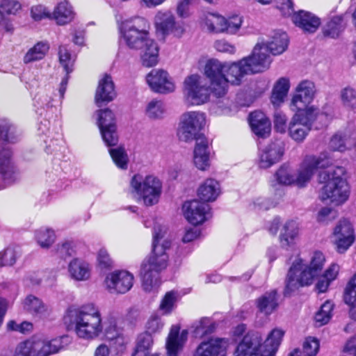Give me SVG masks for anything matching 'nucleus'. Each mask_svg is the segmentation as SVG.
I'll return each instance as SVG.
<instances>
[{
    "instance_id": "nucleus-1",
    "label": "nucleus",
    "mask_w": 356,
    "mask_h": 356,
    "mask_svg": "<svg viewBox=\"0 0 356 356\" xmlns=\"http://www.w3.org/2000/svg\"><path fill=\"white\" fill-rule=\"evenodd\" d=\"M170 246L171 240L167 227L159 222H155L151 255L143 260L138 270L145 291H151L159 286V274L168 265L169 257L167 251Z\"/></svg>"
},
{
    "instance_id": "nucleus-2",
    "label": "nucleus",
    "mask_w": 356,
    "mask_h": 356,
    "mask_svg": "<svg viewBox=\"0 0 356 356\" xmlns=\"http://www.w3.org/2000/svg\"><path fill=\"white\" fill-rule=\"evenodd\" d=\"M332 161L330 153L324 152L318 156H307L300 163L297 170L288 164L284 163L276 170L274 178L278 184L282 186H296L305 187L314 176L318 168L328 167Z\"/></svg>"
},
{
    "instance_id": "nucleus-3",
    "label": "nucleus",
    "mask_w": 356,
    "mask_h": 356,
    "mask_svg": "<svg viewBox=\"0 0 356 356\" xmlns=\"http://www.w3.org/2000/svg\"><path fill=\"white\" fill-rule=\"evenodd\" d=\"M325 262V256L320 251H315L310 255L309 263L296 257L288 271L284 293L291 295L300 287L311 285L322 271Z\"/></svg>"
},
{
    "instance_id": "nucleus-4",
    "label": "nucleus",
    "mask_w": 356,
    "mask_h": 356,
    "mask_svg": "<svg viewBox=\"0 0 356 356\" xmlns=\"http://www.w3.org/2000/svg\"><path fill=\"white\" fill-rule=\"evenodd\" d=\"M344 173L343 167H335L321 172L319 179L324 184L319 192L321 200L336 207L343 204L348 200L350 188L342 177Z\"/></svg>"
},
{
    "instance_id": "nucleus-5",
    "label": "nucleus",
    "mask_w": 356,
    "mask_h": 356,
    "mask_svg": "<svg viewBox=\"0 0 356 356\" xmlns=\"http://www.w3.org/2000/svg\"><path fill=\"white\" fill-rule=\"evenodd\" d=\"M294 112L288 126V134L292 140L298 143L305 140L315 120L327 123L332 118L331 115L321 113L316 106Z\"/></svg>"
},
{
    "instance_id": "nucleus-6",
    "label": "nucleus",
    "mask_w": 356,
    "mask_h": 356,
    "mask_svg": "<svg viewBox=\"0 0 356 356\" xmlns=\"http://www.w3.org/2000/svg\"><path fill=\"white\" fill-rule=\"evenodd\" d=\"M150 38L149 24L144 17L126 19L119 26L120 41L129 49L140 48Z\"/></svg>"
},
{
    "instance_id": "nucleus-7",
    "label": "nucleus",
    "mask_w": 356,
    "mask_h": 356,
    "mask_svg": "<svg viewBox=\"0 0 356 356\" xmlns=\"http://www.w3.org/2000/svg\"><path fill=\"white\" fill-rule=\"evenodd\" d=\"M162 181L157 177L134 175L130 181V190L145 206L157 204L162 193Z\"/></svg>"
},
{
    "instance_id": "nucleus-8",
    "label": "nucleus",
    "mask_w": 356,
    "mask_h": 356,
    "mask_svg": "<svg viewBox=\"0 0 356 356\" xmlns=\"http://www.w3.org/2000/svg\"><path fill=\"white\" fill-rule=\"evenodd\" d=\"M211 86L199 74H191L185 77L182 84L183 99L188 106H201L210 100Z\"/></svg>"
},
{
    "instance_id": "nucleus-9",
    "label": "nucleus",
    "mask_w": 356,
    "mask_h": 356,
    "mask_svg": "<svg viewBox=\"0 0 356 356\" xmlns=\"http://www.w3.org/2000/svg\"><path fill=\"white\" fill-rule=\"evenodd\" d=\"M207 124L206 113L200 111L184 112L179 119L177 129V136L181 141L190 143L197 141L201 137H205L201 134Z\"/></svg>"
},
{
    "instance_id": "nucleus-10",
    "label": "nucleus",
    "mask_w": 356,
    "mask_h": 356,
    "mask_svg": "<svg viewBox=\"0 0 356 356\" xmlns=\"http://www.w3.org/2000/svg\"><path fill=\"white\" fill-rule=\"evenodd\" d=\"M67 327L74 330L78 337L92 340L99 335L103 325L99 313H79Z\"/></svg>"
},
{
    "instance_id": "nucleus-11",
    "label": "nucleus",
    "mask_w": 356,
    "mask_h": 356,
    "mask_svg": "<svg viewBox=\"0 0 356 356\" xmlns=\"http://www.w3.org/2000/svg\"><path fill=\"white\" fill-rule=\"evenodd\" d=\"M60 348L59 339L31 338L17 346L14 356H49L58 353Z\"/></svg>"
},
{
    "instance_id": "nucleus-12",
    "label": "nucleus",
    "mask_w": 356,
    "mask_h": 356,
    "mask_svg": "<svg viewBox=\"0 0 356 356\" xmlns=\"http://www.w3.org/2000/svg\"><path fill=\"white\" fill-rule=\"evenodd\" d=\"M226 62H221L216 58H209L205 60L202 67L204 75L209 79L211 91L217 98L225 97V68Z\"/></svg>"
},
{
    "instance_id": "nucleus-13",
    "label": "nucleus",
    "mask_w": 356,
    "mask_h": 356,
    "mask_svg": "<svg viewBox=\"0 0 356 356\" xmlns=\"http://www.w3.org/2000/svg\"><path fill=\"white\" fill-rule=\"evenodd\" d=\"M153 24L156 33L164 38L170 35L181 38L185 33L184 24L177 22L170 10H158L154 17Z\"/></svg>"
},
{
    "instance_id": "nucleus-14",
    "label": "nucleus",
    "mask_w": 356,
    "mask_h": 356,
    "mask_svg": "<svg viewBox=\"0 0 356 356\" xmlns=\"http://www.w3.org/2000/svg\"><path fill=\"white\" fill-rule=\"evenodd\" d=\"M315 83L309 80H302L296 86L291 96L289 108L292 111H303L311 107L316 95Z\"/></svg>"
},
{
    "instance_id": "nucleus-15",
    "label": "nucleus",
    "mask_w": 356,
    "mask_h": 356,
    "mask_svg": "<svg viewBox=\"0 0 356 356\" xmlns=\"http://www.w3.org/2000/svg\"><path fill=\"white\" fill-rule=\"evenodd\" d=\"M332 238L337 252L344 253L355 239L354 228L350 220H340L334 228Z\"/></svg>"
},
{
    "instance_id": "nucleus-16",
    "label": "nucleus",
    "mask_w": 356,
    "mask_h": 356,
    "mask_svg": "<svg viewBox=\"0 0 356 356\" xmlns=\"http://www.w3.org/2000/svg\"><path fill=\"white\" fill-rule=\"evenodd\" d=\"M134 276L127 270H117L106 277V289L112 293L124 294L129 291L134 286Z\"/></svg>"
},
{
    "instance_id": "nucleus-17",
    "label": "nucleus",
    "mask_w": 356,
    "mask_h": 356,
    "mask_svg": "<svg viewBox=\"0 0 356 356\" xmlns=\"http://www.w3.org/2000/svg\"><path fill=\"white\" fill-rule=\"evenodd\" d=\"M146 82L152 91L159 94H170L175 91L176 84L168 72L162 69L151 70L146 76Z\"/></svg>"
},
{
    "instance_id": "nucleus-18",
    "label": "nucleus",
    "mask_w": 356,
    "mask_h": 356,
    "mask_svg": "<svg viewBox=\"0 0 356 356\" xmlns=\"http://www.w3.org/2000/svg\"><path fill=\"white\" fill-rule=\"evenodd\" d=\"M264 48L265 47H260L257 44L252 54L241 59L248 74L263 72L269 68L271 58L269 54L264 50Z\"/></svg>"
},
{
    "instance_id": "nucleus-19",
    "label": "nucleus",
    "mask_w": 356,
    "mask_h": 356,
    "mask_svg": "<svg viewBox=\"0 0 356 356\" xmlns=\"http://www.w3.org/2000/svg\"><path fill=\"white\" fill-rule=\"evenodd\" d=\"M209 205L197 200L186 201L182 206V212L186 220L192 225L204 223L211 217Z\"/></svg>"
},
{
    "instance_id": "nucleus-20",
    "label": "nucleus",
    "mask_w": 356,
    "mask_h": 356,
    "mask_svg": "<svg viewBox=\"0 0 356 356\" xmlns=\"http://www.w3.org/2000/svg\"><path fill=\"white\" fill-rule=\"evenodd\" d=\"M212 149L209 139L201 137L195 141L193 151V164L198 170L208 171L211 166Z\"/></svg>"
},
{
    "instance_id": "nucleus-21",
    "label": "nucleus",
    "mask_w": 356,
    "mask_h": 356,
    "mask_svg": "<svg viewBox=\"0 0 356 356\" xmlns=\"http://www.w3.org/2000/svg\"><path fill=\"white\" fill-rule=\"evenodd\" d=\"M261 334L258 332H250L243 339L235 351V356H261Z\"/></svg>"
},
{
    "instance_id": "nucleus-22",
    "label": "nucleus",
    "mask_w": 356,
    "mask_h": 356,
    "mask_svg": "<svg viewBox=\"0 0 356 356\" xmlns=\"http://www.w3.org/2000/svg\"><path fill=\"white\" fill-rule=\"evenodd\" d=\"M284 153V145L276 140L267 145L260 152L259 165L261 168H268L279 162Z\"/></svg>"
},
{
    "instance_id": "nucleus-23",
    "label": "nucleus",
    "mask_w": 356,
    "mask_h": 356,
    "mask_svg": "<svg viewBox=\"0 0 356 356\" xmlns=\"http://www.w3.org/2000/svg\"><path fill=\"white\" fill-rule=\"evenodd\" d=\"M187 339L188 331L186 330L180 331L179 326H172L165 345L167 356H178L181 352ZM150 356L161 355L155 353Z\"/></svg>"
},
{
    "instance_id": "nucleus-24",
    "label": "nucleus",
    "mask_w": 356,
    "mask_h": 356,
    "mask_svg": "<svg viewBox=\"0 0 356 356\" xmlns=\"http://www.w3.org/2000/svg\"><path fill=\"white\" fill-rule=\"evenodd\" d=\"M117 96L115 84L111 75L104 74L99 79L95 101L98 106L112 102Z\"/></svg>"
},
{
    "instance_id": "nucleus-25",
    "label": "nucleus",
    "mask_w": 356,
    "mask_h": 356,
    "mask_svg": "<svg viewBox=\"0 0 356 356\" xmlns=\"http://www.w3.org/2000/svg\"><path fill=\"white\" fill-rule=\"evenodd\" d=\"M245 75H248V73L241 59L236 62H226V67L225 68L224 73L225 83L223 84L225 88V96L227 93L229 85H241Z\"/></svg>"
},
{
    "instance_id": "nucleus-26",
    "label": "nucleus",
    "mask_w": 356,
    "mask_h": 356,
    "mask_svg": "<svg viewBox=\"0 0 356 356\" xmlns=\"http://www.w3.org/2000/svg\"><path fill=\"white\" fill-rule=\"evenodd\" d=\"M289 38L285 32L275 31L273 32L269 40L266 42L258 43L260 47H265L264 51L273 55H280L287 49Z\"/></svg>"
},
{
    "instance_id": "nucleus-27",
    "label": "nucleus",
    "mask_w": 356,
    "mask_h": 356,
    "mask_svg": "<svg viewBox=\"0 0 356 356\" xmlns=\"http://www.w3.org/2000/svg\"><path fill=\"white\" fill-rule=\"evenodd\" d=\"M136 50H140V62L145 67H152L159 63V46L152 37Z\"/></svg>"
},
{
    "instance_id": "nucleus-28",
    "label": "nucleus",
    "mask_w": 356,
    "mask_h": 356,
    "mask_svg": "<svg viewBox=\"0 0 356 356\" xmlns=\"http://www.w3.org/2000/svg\"><path fill=\"white\" fill-rule=\"evenodd\" d=\"M300 235V225L295 220H287L280 229L279 240L282 248H292Z\"/></svg>"
},
{
    "instance_id": "nucleus-29",
    "label": "nucleus",
    "mask_w": 356,
    "mask_h": 356,
    "mask_svg": "<svg viewBox=\"0 0 356 356\" xmlns=\"http://www.w3.org/2000/svg\"><path fill=\"white\" fill-rule=\"evenodd\" d=\"M76 13L73 6L67 0L57 3L51 13V19L56 24L64 26L71 23L75 18Z\"/></svg>"
},
{
    "instance_id": "nucleus-30",
    "label": "nucleus",
    "mask_w": 356,
    "mask_h": 356,
    "mask_svg": "<svg viewBox=\"0 0 356 356\" xmlns=\"http://www.w3.org/2000/svg\"><path fill=\"white\" fill-rule=\"evenodd\" d=\"M67 271L72 280L83 282L90 278L92 267L86 261L80 258H74L68 264Z\"/></svg>"
},
{
    "instance_id": "nucleus-31",
    "label": "nucleus",
    "mask_w": 356,
    "mask_h": 356,
    "mask_svg": "<svg viewBox=\"0 0 356 356\" xmlns=\"http://www.w3.org/2000/svg\"><path fill=\"white\" fill-rule=\"evenodd\" d=\"M221 193L220 183L212 178L203 181L197 190V195L202 202H214Z\"/></svg>"
},
{
    "instance_id": "nucleus-32",
    "label": "nucleus",
    "mask_w": 356,
    "mask_h": 356,
    "mask_svg": "<svg viewBox=\"0 0 356 356\" xmlns=\"http://www.w3.org/2000/svg\"><path fill=\"white\" fill-rule=\"evenodd\" d=\"M201 27L211 33H222L225 16L218 13L207 12L201 15L199 19Z\"/></svg>"
},
{
    "instance_id": "nucleus-33",
    "label": "nucleus",
    "mask_w": 356,
    "mask_h": 356,
    "mask_svg": "<svg viewBox=\"0 0 356 356\" xmlns=\"http://www.w3.org/2000/svg\"><path fill=\"white\" fill-rule=\"evenodd\" d=\"M227 344V341L223 339H211L202 342L193 356H218L225 350Z\"/></svg>"
},
{
    "instance_id": "nucleus-34",
    "label": "nucleus",
    "mask_w": 356,
    "mask_h": 356,
    "mask_svg": "<svg viewBox=\"0 0 356 356\" xmlns=\"http://www.w3.org/2000/svg\"><path fill=\"white\" fill-rule=\"evenodd\" d=\"M250 124L252 131L258 136L266 137L271 131L269 119L261 111H254L250 115Z\"/></svg>"
},
{
    "instance_id": "nucleus-35",
    "label": "nucleus",
    "mask_w": 356,
    "mask_h": 356,
    "mask_svg": "<svg viewBox=\"0 0 356 356\" xmlns=\"http://www.w3.org/2000/svg\"><path fill=\"white\" fill-rule=\"evenodd\" d=\"M292 20L296 26L308 33L315 32L321 24L319 18L312 13L305 11H300L293 14Z\"/></svg>"
},
{
    "instance_id": "nucleus-36",
    "label": "nucleus",
    "mask_w": 356,
    "mask_h": 356,
    "mask_svg": "<svg viewBox=\"0 0 356 356\" xmlns=\"http://www.w3.org/2000/svg\"><path fill=\"white\" fill-rule=\"evenodd\" d=\"M21 9V3L16 0H2L0 2V28L5 31H10L13 28L8 20V15L15 14Z\"/></svg>"
},
{
    "instance_id": "nucleus-37",
    "label": "nucleus",
    "mask_w": 356,
    "mask_h": 356,
    "mask_svg": "<svg viewBox=\"0 0 356 356\" xmlns=\"http://www.w3.org/2000/svg\"><path fill=\"white\" fill-rule=\"evenodd\" d=\"M284 334V330L278 328L273 329L268 335L264 343H261L262 348L264 349L261 356H275Z\"/></svg>"
},
{
    "instance_id": "nucleus-38",
    "label": "nucleus",
    "mask_w": 356,
    "mask_h": 356,
    "mask_svg": "<svg viewBox=\"0 0 356 356\" xmlns=\"http://www.w3.org/2000/svg\"><path fill=\"white\" fill-rule=\"evenodd\" d=\"M290 86V80L287 77H281L276 81L270 97V102L275 106H280L284 102Z\"/></svg>"
},
{
    "instance_id": "nucleus-39",
    "label": "nucleus",
    "mask_w": 356,
    "mask_h": 356,
    "mask_svg": "<svg viewBox=\"0 0 356 356\" xmlns=\"http://www.w3.org/2000/svg\"><path fill=\"white\" fill-rule=\"evenodd\" d=\"M106 337L109 341L110 346L116 353H121L125 349L127 341L117 329L115 321L106 328Z\"/></svg>"
},
{
    "instance_id": "nucleus-40",
    "label": "nucleus",
    "mask_w": 356,
    "mask_h": 356,
    "mask_svg": "<svg viewBox=\"0 0 356 356\" xmlns=\"http://www.w3.org/2000/svg\"><path fill=\"white\" fill-rule=\"evenodd\" d=\"M340 266L337 264H331L319 277L316 284V289L321 293L325 292L331 283L337 278Z\"/></svg>"
},
{
    "instance_id": "nucleus-41",
    "label": "nucleus",
    "mask_w": 356,
    "mask_h": 356,
    "mask_svg": "<svg viewBox=\"0 0 356 356\" xmlns=\"http://www.w3.org/2000/svg\"><path fill=\"white\" fill-rule=\"evenodd\" d=\"M49 50V44L47 41L36 42L29 48L24 56L23 61L28 64L41 60L45 58Z\"/></svg>"
},
{
    "instance_id": "nucleus-42",
    "label": "nucleus",
    "mask_w": 356,
    "mask_h": 356,
    "mask_svg": "<svg viewBox=\"0 0 356 356\" xmlns=\"http://www.w3.org/2000/svg\"><path fill=\"white\" fill-rule=\"evenodd\" d=\"M166 113V107L164 102L158 99L148 101L144 107V114L151 120H161Z\"/></svg>"
},
{
    "instance_id": "nucleus-43",
    "label": "nucleus",
    "mask_w": 356,
    "mask_h": 356,
    "mask_svg": "<svg viewBox=\"0 0 356 356\" xmlns=\"http://www.w3.org/2000/svg\"><path fill=\"white\" fill-rule=\"evenodd\" d=\"M10 156L11 153L8 150L2 158L0 157V173L8 184L13 182L17 177V172L10 162Z\"/></svg>"
},
{
    "instance_id": "nucleus-44",
    "label": "nucleus",
    "mask_w": 356,
    "mask_h": 356,
    "mask_svg": "<svg viewBox=\"0 0 356 356\" xmlns=\"http://www.w3.org/2000/svg\"><path fill=\"white\" fill-rule=\"evenodd\" d=\"M243 21V16L240 15L233 14L227 17L225 16L222 33L229 35H238L242 29Z\"/></svg>"
},
{
    "instance_id": "nucleus-45",
    "label": "nucleus",
    "mask_w": 356,
    "mask_h": 356,
    "mask_svg": "<svg viewBox=\"0 0 356 356\" xmlns=\"http://www.w3.org/2000/svg\"><path fill=\"white\" fill-rule=\"evenodd\" d=\"M35 238L40 247L48 249L54 243L56 236L52 229L41 227L35 231Z\"/></svg>"
},
{
    "instance_id": "nucleus-46",
    "label": "nucleus",
    "mask_w": 356,
    "mask_h": 356,
    "mask_svg": "<svg viewBox=\"0 0 356 356\" xmlns=\"http://www.w3.org/2000/svg\"><path fill=\"white\" fill-rule=\"evenodd\" d=\"M340 100L343 106L350 111H356V89L347 86L341 90Z\"/></svg>"
},
{
    "instance_id": "nucleus-47",
    "label": "nucleus",
    "mask_w": 356,
    "mask_h": 356,
    "mask_svg": "<svg viewBox=\"0 0 356 356\" xmlns=\"http://www.w3.org/2000/svg\"><path fill=\"white\" fill-rule=\"evenodd\" d=\"M192 327L195 337L202 338L214 332L216 324L209 318H202L194 323Z\"/></svg>"
},
{
    "instance_id": "nucleus-48",
    "label": "nucleus",
    "mask_w": 356,
    "mask_h": 356,
    "mask_svg": "<svg viewBox=\"0 0 356 356\" xmlns=\"http://www.w3.org/2000/svg\"><path fill=\"white\" fill-rule=\"evenodd\" d=\"M97 124L99 130H103L111 127H116L114 114L108 108L102 109L96 111Z\"/></svg>"
},
{
    "instance_id": "nucleus-49",
    "label": "nucleus",
    "mask_w": 356,
    "mask_h": 356,
    "mask_svg": "<svg viewBox=\"0 0 356 356\" xmlns=\"http://www.w3.org/2000/svg\"><path fill=\"white\" fill-rule=\"evenodd\" d=\"M20 254L17 248L9 246L0 251V266L11 267L14 266Z\"/></svg>"
},
{
    "instance_id": "nucleus-50",
    "label": "nucleus",
    "mask_w": 356,
    "mask_h": 356,
    "mask_svg": "<svg viewBox=\"0 0 356 356\" xmlns=\"http://www.w3.org/2000/svg\"><path fill=\"white\" fill-rule=\"evenodd\" d=\"M277 293L275 291L266 293L257 300V307L260 310H274L277 308Z\"/></svg>"
},
{
    "instance_id": "nucleus-51",
    "label": "nucleus",
    "mask_w": 356,
    "mask_h": 356,
    "mask_svg": "<svg viewBox=\"0 0 356 356\" xmlns=\"http://www.w3.org/2000/svg\"><path fill=\"white\" fill-rule=\"evenodd\" d=\"M343 19L340 16L334 17L323 28L325 35L334 38L339 35L342 31Z\"/></svg>"
},
{
    "instance_id": "nucleus-52",
    "label": "nucleus",
    "mask_w": 356,
    "mask_h": 356,
    "mask_svg": "<svg viewBox=\"0 0 356 356\" xmlns=\"http://www.w3.org/2000/svg\"><path fill=\"white\" fill-rule=\"evenodd\" d=\"M343 300L351 308H356V273L344 290Z\"/></svg>"
},
{
    "instance_id": "nucleus-53",
    "label": "nucleus",
    "mask_w": 356,
    "mask_h": 356,
    "mask_svg": "<svg viewBox=\"0 0 356 356\" xmlns=\"http://www.w3.org/2000/svg\"><path fill=\"white\" fill-rule=\"evenodd\" d=\"M59 63L67 74L73 70L75 58L65 47H60L58 51Z\"/></svg>"
},
{
    "instance_id": "nucleus-54",
    "label": "nucleus",
    "mask_w": 356,
    "mask_h": 356,
    "mask_svg": "<svg viewBox=\"0 0 356 356\" xmlns=\"http://www.w3.org/2000/svg\"><path fill=\"white\" fill-rule=\"evenodd\" d=\"M178 300L179 294L177 291H168L162 298L159 305V309L164 312L174 310L176 309Z\"/></svg>"
},
{
    "instance_id": "nucleus-55",
    "label": "nucleus",
    "mask_w": 356,
    "mask_h": 356,
    "mask_svg": "<svg viewBox=\"0 0 356 356\" xmlns=\"http://www.w3.org/2000/svg\"><path fill=\"white\" fill-rule=\"evenodd\" d=\"M350 140L341 135L333 136L329 142L328 148L330 151L345 152L350 148Z\"/></svg>"
},
{
    "instance_id": "nucleus-56",
    "label": "nucleus",
    "mask_w": 356,
    "mask_h": 356,
    "mask_svg": "<svg viewBox=\"0 0 356 356\" xmlns=\"http://www.w3.org/2000/svg\"><path fill=\"white\" fill-rule=\"evenodd\" d=\"M109 154L113 162L119 168L126 169L127 168L129 159L123 147L111 148Z\"/></svg>"
},
{
    "instance_id": "nucleus-57",
    "label": "nucleus",
    "mask_w": 356,
    "mask_h": 356,
    "mask_svg": "<svg viewBox=\"0 0 356 356\" xmlns=\"http://www.w3.org/2000/svg\"><path fill=\"white\" fill-rule=\"evenodd\" d=\"M319 349V341L315 337H309L305 339L302 345V352L299 349L298 354L300 356H315Z\"/></svg>"
},
{
    "instance_id": "nucleus-58",
    "label": "nucleus",
    "mask_w": 356,
    "mask_h": 356,
    "mask_svg": "<svg viewBox=\"0 0 356 356\" xmlns=\"http://www.w3.org/2000/svg\"><path fill=\"white\" fill-rule=\"evenodd\" d=\"M23 307L27 311L39 312L47 310V305L38 298L33 296H27L22 302Z\"/></svg>"
},
{
    "instance_id": "nucleus-59",
    "label": "nucleus",
    "mask_w": 356,
    "mask_h": 356,
    "mask_svg": "<svg viewBox=\"0 0 356 356\" xmlns=\"http://www.w3.org/2000/svg\"><path fill=\"white\" fill-rule=\"evenodd\" d=\"M337 217V212L333 209L324 207L321 208L316 216V221L323 225H327L332 222Z\"/></svg>"
},
{
    "instance_id": "nucleus-60",
    "label": "nucleus",
    "mask_w": 356,
    "mask_h": 356,
    "mask_svg": "<svg viewBox=\"0 0 356 356\" xmlns=\"http://www.w3.org/2000/svg\"><path fill=\"white\" fill-rule=\"evenodd\" d=\"M31 17L35 22L44 19H51V13L44 5L38 4L31 8Z\"/></svg>"
},
{
    "instance_id": "nucleus-61",
    "label": "nucleus",
    "mask_w": 356,
    "mask_h": 356,
    "mask_svg": "<svg viewBox=\"0 0 356 356\" xmlns=\"http://www.w3.org/2000/svg\"><path fill=\"white\" fill-rule=\"evenodd\" d=\"M76 245L72 241H65L56 246V252L60 257L66 259L76 254Z\"/></svg>"
},
{
    "instance_id": "nucleus-62",
    "label": "nucleus",
    "mask_w": 356,
    "mask_h": 356,
    "mask_svg": "<svg viewBox=\"0 0 356 356\" xmlns=\"http://www.w3.org/2000/svg\"><path fill=\"white\" fill-rule=\"evenodd\" d=\"M104 143L109 147L115 146L118 143V134L116 127H111L100 131Z\"/></svg>"
},
{
    "instance_id": "nucleus-63",
    "label": "nucleus",
    "mask_w": 356,
    "mask_h": 356,
    "mask_svg": "<svg viewBox=\"0 0 356 356\" xmlns=\"http://www.w3.org/2000/svg\"><path fill=\"white\" fill-rule=\"evenodd\" d=\"M214 48L221 53L234 54L236 52V47L225 39L218 40L214 42Z\"/></svg>"
},
{
    "instance_id": "nucleus-64",
    "label": "nucleus",
    "mask_w": 356,
    "mask_h": 356,
    "mask_svg": "<svg viewBox=\"0 0 356 356\" xmlns=\"http://www.w3.org/2000/svg\"><path fill=\"white\" fill-rule=\"evenodd\" d=\"M286 115L280 111H277L274 114V126L277 131L283 134L286 130Z\"/></svg>"
}]
</instances>
